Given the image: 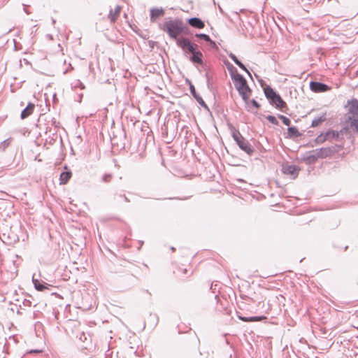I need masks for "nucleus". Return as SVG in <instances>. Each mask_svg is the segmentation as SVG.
<instances>
[{
  "instance_id": "nucleus-42",
  "label": "nucleus",
  "mask_w": 358,
  "mask_h": 358,
  "mask_svg": "<svg viewBox=\"0 0 358 358\" xmlns=\"http://www.w3.org/2000/svg\"><path fill=\"white\" fill-rule=\"evenodd\" d=\"M20 117H21V119H22V111L20 113Z\"/></svg>"
},
{
  "instance_id": "nucleus-30",
  "label": "nucleus",
  "mask_w": 358,
  "mask_h": 358,
  "mask_svg": "<svg viewBox=\"0 0 358 358\" xmlns=\"http://www.w3.org/2000/svg\"><path fill=\"white\" fill-rule=\"evenodd\" d=\"M236 65L238 66L242 70L245 71L250 77H252L250 71L247 69L245 66L241 61H239Z\"/></svg>"
},
{
  "instance_id": "nucleus-33",
  "label": "nucleus",
  "mask_w": 358,
  "mask_h": 358,
  "mask_svg": "<svg viewBox=\"0 0 358 358\" xmlns=\"http://www.w3.org/2000/svg\"><path fill=\"white\" fill-rule=\"evenodd\" d=\"M43 350H30L26 352V354H39L41 353Z\"/></svg>"
},
{
  "instance_id": "nucleus-20",
  "label": "nucleus",
  "mask_w": 358,
  "mask_h": 358,
  "mask_svg": "<svg viewBox=\"0 0 358 358\" xmlns=\"http://www.w3.org/2000/svg\"><path fill=\"white\" fill-rule=\"evenodd\" d=\"M195 36L199 39L209 43L212 46H215V41H212L210 36L206 34H196Z\"/></svg>"
},
{
  "instance_id": "nucleus-14",
  "label": "nucleus",
  "mask_w": 358,
  "mask_h": 358,
  "mask_svg": "<svg viewBox=\"0 0 358 358\" xmlns=\"http://www.w3.org/2000/svg\"><path fill=\"white\" fill-rule=\"evenodd\" d=\"M187 23L192 27L196 29H203L205 27L204 22L199 17H191L187 20Z\"/></svg>"
},
{
  "instance_id": "nucleus-21",
  "label": "nucleus",
  "mask_w": 358,
  "mask_h": 358,
  "mask_svg": "<svg viewBox=\"0 0 358 358\" xmlns=\"http://www.w3.org/2000/svg\"><path fill=\"white\" fill-rule=\"evenodd\" d=\"M35 108V105L32 103H29L26 108H24V119L30 115Z\"/></svg>"
},
{
  "instance_id": "nucleus-17",
  "label": "nucleus",
  "mask_w": 358,
  "mask_h": 358,
  "mask_svg": "<svg viewBox=\"0 0 358 358\" xmlns=\"http://www.w3.org/2000/svg\"><path fill=\"white\" fill-rule=\"evenodd\" d=\"M238 317L241 320L246 322H259L266 318L264 316L243 317L238 315Z\"/></svg>"
},
{
  "instance_id": "nucleus-27",
  "label": "nucleus",
  "mask_w": 358,
  "mask_h": 358,
  "mask_svg": "<svg viewBox=\"0 0 358 358\" xmlns=\"http://www.w3.org/2000/svg\"><path fill=\"white\" fill-rule=\"evenodd\" d=\"M326 141H327V139L326 138L325 133L324 134H321L315 139V141H316L317 143H323Z\"/></svg>"
},
{
  "instance_id": "nucleus-35",
  "label": "nucleus",
  "mask_w": 358,
  "mask_h": 358,
  "mask_svg": "<svg viewBox=\"0 0 358 358\" xmlns=\"http://www.w3.org/2000/svg\"><path fill=\"white\" fill-rule=\"evenodd\" d=\"M205 76H206V80H207V85H208V87H209V79H211L210 73L208 72L206 73Z\"/></svg>"
},
{
  "instance_id": "nucleus-37",
  "label": "nucleus",
  "mask_w": 358,
  "mask_h": 358,
  "mask_svg": "<svg viewBox=\"0 0 358 358\" xmlns=\"http://www.w3.org/2000/svg\"><path fill=\"white\" fill-rule=\"evenodd\" d=\"M23 10H24V12H26L27 13H28V11L27 10L26 5H25V4H24V8H23Z\"/></svg>"
},
{
  "instance_id": "nucleus-44",
  "label": "nucleus",
  "mask_w": 358,
  "mask_h": 358,
  "mask_svg": "<svg viewBox=\"0 0 358 358\" xmlns=\"http://www.w3.org/2000/svg\"><path fill=\"white\" fill-rule=\"evenodd\" d=\"M21 358H22V357H21Z\"/></svg>"
},
{
  "instance_id": "nucleus-7",
  "label": "nucleus",
  "mask_w": 358,
  "mask_h": 358,
  "mask_svg": "<svg viewBox=\"0 0 358 358\" xmlns=\"http://www.w3.org/2000/svg\"><path fill=\"white\" fill-rule=\"evenodd\" d=\"M336 152V150L335 147H327L322 148L320 149H315V152L317 154V157H319V159H324L332 156Z\"/></svg>"
},
{
  "instance_id": "nucleus-28",
  "label": "nucleus",
  "mask_w": 358,
  "mask_h": 358,
  "mask_svg": "<svg viewBox=\"0 0 358 358\" xmlns=\"http://www.w3.org/2000/svg\"><path fill=\"white\" fill-rule=\"evenodd\" d=\"M266 120L271 122V124H274V125H278V120L276 119L275 117L273 116V115H268L266 117Z\"/></svg>"
},
{
  "instance_id": "nucleus-26",
  "label": "nucleus",
  "mask_w": 358,
  "mask_h": 358,
  "mask_svg": "<svg viewBox=\"0 0 358 358\" xmlns=\"http://www.w3.org/2000/svg\"><path fill=\"white\" fill-rule=\"evenodd\" d=\"M278 117L280 120H282V123L286 126H289L291 124V120L287 117L286 116H284L282 115H278Z\"/></svg>"
},
{
  "instance_id": "nucleus-11",
  "label": "nucleus",
  "mask_w": 358,
  "mask_h": 358,
  "mask_svg": "<svg viewBox=\"0 0 358 358\" xmlns=\"http://www.w3.org/2000/svg\"><path fill=\"white\" fill-rule=\"evenodd\" d=\"M32 282L34 285V287L36 290L40 292H43L45 290H49L50 285L43 282V280H40L35 278V274L32 276Z\"/></svg>"
},
{
  "instance_id": "nucleus-22",
  "label": "nucleus",
  "mask_w": 358,
  "mask_h": 358,
  "mask_svg": "<svg viewBox=\"0 0 358 358\" xmlns=\"http://www.w3.org/2000/svg\"><path fill=\"white\" fill-rule=\"evenodd\" d=\"M325 135L327 141L336 139L339 137V133L334 130L327 131V132H325Z\"/></svg>"
},
{
  "instance_id": "nucleus-16",
  "label": "nucleus",
  "mask_w": 358,
  "mask_h": 358,
  "mask_svg": "<svg viewBox=\"0 0 358 358\" xmlns=\"http://www.w3.org/2000/svg\"><path fill=\"white\" fill-rule=\"evenodd\" d=\"M164 15V10L163 8H152L150 10V20L151 22H155L157 18L162 17Z\"/></svg>"
},
{
  "instance_id": "nucleus-10",
  "label": "nucleus",
  "mask_w": 358,
  "mask_h": 358,
  "mask_svg": "<svg viewBox=\"0 0 358 358\" xmlns=\"http://www.w3.org/2000/svg\"><path fill=\"white\" fill-rule=\"evenodd\" d=\"M299 171L300 169L295 165L285 164L282 166V172L286 175L292 176L294 178L298 176Z\"/></svg>"
},
{
  "instance_id": "nucleus-4",
  "label": "nucleus",
  "mask_w": 358,
  "mask_h": 358,
  "mask_svg": "<svg viewBox=\"0 0 358 358\" xmlns=\"http://www.w3.org/2000/svg\"><path fill=\"white\" fill-rule=\"evenodd\" d=\"M232 137L238 145L240 149L245 152L248 155H252L254 152V149L252 148L248 141H247L239 132L238 130L234 129L232 132Z\"/></svg>"
},
{
  "instance_id": "nucleus-8",
  "label": "nucleus",
  "mask_w": 358,
  "mask_h": 358,
  "mask_svg": "<svg viewBox=\"0 0 358 358\" xmlns=\"http://www.w3.org/2000/svg\"><path fill=\"white\" fill-rule=\"evenodd\" d=\"M310 88L314 92H324L330 90V87L327 85L316 81L310 82Z\"/></svg>"
},
{
  "instance_id": "nucleus-13",
  "label": "nucleus",
  "mask_w": 358,
  "mask_h": 358,
  "mask_svg": "<svg viewBox=\"0 0 358 358\" xmlns=\"http://www.w3.org/2000/svg\"><path fill=\"white\" fill-rule=\"evenodd\" d=\"M189 90L192 95L196 100L198 103L203 108L208 109V106L206 105L202 97L196 92L194 86L191 83H189Z\"/></svg>"
},
{
  "instance_id": "nucleus-5",
  "label": "nucleus",
  "mask_w": 358,
  "mask_h": 358,
  "mask_svg": "<svg viewBox=\"0 0 358 358\" xmlns=\"http://www.w3.org/2000/svg\"><path fill=\"white\" fill-rule=\"evenodd\" d=\"M176 44L183 50L185 55L188 53L192 54L199 48L198 45L192 43L189 38L185 37H181L178 39Z\"/></svg>"
},
{
  "instance_id": "nucleus-32",
  "label": "nucleus",
  "mask_w": 358,
  "mask_h": 358,
  "mask_svg": "<svg viewBox=\"0 0 358 358\" xmlns=\"http://www.w3.org/2000/svg\"><path fill=\"white\" fill-rule=\"evenodd\" d=\"M229 57L236 64H237L238 63V62L240 61L237 58V57L234 54H233L232 52H230L229 54Z\"/></svg>"
},
{
  "instance_id": "nucleus-43",
  "label": "nucleus",
  "mask_w": 358,
  "mask_h": 358,
  "mask_svg": "<svg viewBox=\"0 0 358 358\" xmlns=\"http://www.w3.org/2000/svg\"><path fill=\"white\" fill-rule=\"evenodd\" d=\"M175 250H176L175 248H173V247L171 248L172 251H175Z\"/></svg>"
},
{
  "instance_id": "nucleus-6",
  "label": "nucleus",
  "mask_w": 358,
  "mask_h": 358,
  "mask_svg": "<svg viewBox=\"0 0 358 358\" xmlns=\"http://www.w3.org/2000/svg\"><path fill=\"white\" fill-rule=\"evenodd\" d=\"M345 107L348 108V115L352 117H358V100L357 99H352L348 101Z\"/></svg>"
},
{
  "instance_id": "nucleus-9",
  "label": "nucleus",
  "mask_w": 358,
  "mask_h": 358,
  "mask_svg": "<svg viewBox=\"0 0 358 358\" xmlns=\"http://www.w3.org/2000/svg\"><path fill=\"white\" fill-rule=\"evenodd\" d=\"M203 53L199 50V48L191 54L189 59L194 64L203 65Z\"/></svg>"
},
{
  "instance_id": "nucleus-23",
  "label": "nucleus",
  "mask_w": 358,
  "mask_h": 358,
  "mask_svg": "<svg viewBox=\"0 0 358 358\" xmlns=\"http://www.w3.org/2000/svg\"><path fill=\"white\" fill-rule=\"evenodd\" d=\"M325 120H326V117H325V114H324L323 115H322L319 117L315 118L312 121L311 127H316L319 126L321 123L324 122Z\"/></svg>"
},
{
  "instance_id": "nucleus-41",
  "label": "nucleus",
  "mask_w": 358,
  "mask_h": 358,
  "mask_svg": "<svg viewBox=\"0 0 358 358\" xmlns=\"http://www.w3.org/2000/svg\"><path fill=\"white\" fill-rule=\"evenodd\" d=\"M211 79H209V86H210L211 85V81H210ZM208 88H210V87H208Z\"/></svg>"
},
{
  "instance_id": "nucleus-40",
  "label": "nucleus",
  "mask_w": 358,
  "mask_h": 358,
  "mask_svg": "<svg viewBox=\"0 0 358 358\" xmlns=\"http://www.w3.org/2000/svg\"><path fill=\"white\" fill-rule=\"evenodd\" d=\"M15 49H16V50H17V49H20V48H18V47H17V44H16V43H15Z\"/></svg>"
},
{
  "instance_id": "nucleus-31",
  "label": "nucleus",
  "mask_w": 358,
  "mask_h": 358,
  "mask_svg": "<svg viewBox=\"0 0 358 358\" xmlns=\"http://www.w3.org/2000/svg\"><path fill=\"white\" fill-rule=\"evenodd\" d=\"M112 177L111 174H104L102 177V181L104 182H108L111 180Z\"/></svg>"
},
{
  "instance_id": "nucleus-34",
  "label": "nucleus",
  "mask_w": 358,
  "mask_h": 358,
  "mask_svg": "<svg viewBox=\"0 0 358 358\" xmlns=\"http://www.w3.org/2000/svg\"><path fill=\"white\" fill-rule=\"evenodd\" d=\"M250 102L252 105L256 108L258 109L260 108V104L255 99H252Z\"/></svg>"
},
{
  "instance_id": "nucleus-12",
  "label": "nucleus",
  "mask_w": 358,
  "mask_h": 358,
  "mask_svg": "<svg viewBox=\"0 0 358 358\" xmlns=\"http://www.w3.org/2000/svg\"><path fill=\"white\" fill-rule=\"evenodd\" d=\"M345 127L350 129L353 132L358 133V117L349 115L346 121Z\"/></svg>"
},
{
  "instance_id": "nucleus-36",
  "label": "nucleus",
  "mask_w": 358,
  "mask_h": 358,
  "mask_svg": "<svg viewBox=\"0 0 358 358\" xmlns=\"http://www.w3.org/2000/svg\"><path fill=\"white\" fill-rule=\"evenodd\" d=\"M120 196L123 197L125 201L129 202V199L125 195H120Z\"/></svg>"
},
{
  "instance_id": "nucleus-18",
  "label": "nucleus",
  "mask_w": 358,
  "mask_h": 358,
  "mask_svg": "<svg viewBox=\"0 0 358 358\" xmlns=\"http://www.w3.org/2000/svg\"><path fill=\"white\" fill-rule=\"evenodd\" d=\"M72 176L71 171H63L60 174V184H66Z\"/></svg>"
},
{
  "instance_id": "nucleus-1",
  "label": "nucleus",
  "mask_w": 358,
  "mask_h": 358,
  "mask_svg": "<svg viewBox=\"0 0 358 358\" xmlns=\"http://www.w3.org/2000/svg\"><path fill=\"white\" fill-rule=\"evenodd\" d=\"M161 29L166 32L169 36L177 41L178 36L184 31V27L181 21L178 20H171L165 22Z\"/></svg>"
},
{
  "instance_id": "nucleus-3",
  "label": "nucleus",
  "mask_w": 358,
  "mask_h": 358,
  "mask_svg": "<svg viewBox=\"0 0 358 358\" xmlns=\"http://www.w3.org/2000/svg\"><path fill=\"white\" fill-rule=\"evenodd\" d=\"M264 92L271 104L275 106L276 108L281 111H285L284 108H287L286 103L271 86L266 85L264 87Z\"/></svg>"
},
{
  "instance_id": "nucleus-2",
  "label": "nucleus",
  "mask_w": 358,
  "mask_h": 358,
  "mask_svg": "<svg viewBox=\"0 0 358 358\" xmlns=\"http://www.w3.org/2000/svg\"><path fill=\"white\" fill-rule=\"evenodd\" d=\"M232 80L243 100L248 103L252 90L248 86L246 79L242 75H236L233 76Z\"/></svg>"
},
{
  "instance_id": "nucleus-39",
  "label": "nucleus",
  "mask_w": 358,
  "mask_h": 358,
  "mask_svg": "<svg viewBox=\"0 0 358 358\" xmlns=\"http://www.w3.org/2000/svg\"><path fill=\"white\" fill-rule=\"evenodd\" d=\"M23 61L25 62V63L27 64H29V62L27 59H23Z\"/></svg>"
},
{
  "instance_id": "nucleus-29",
  "label": "nucleus",
  "mask_w": 358,
  "mask_h": 358,
  "mask_svg": "<svg viewBox=\"0 0 358 358\" xmlns=\"http://www.w3.org/2000/svg\"><path fill=\"white\" fill-rule=\"evenodd\" d=\"M20 308H21L20 305L18 306L17 304H11L10 310L13 313L16 312L17 314H20Z\"/></svg>"
},
{
  "instance_id": "nucleus-24",
  "label": "nucleus",
  "mask_w": 358,
  "mask_h": 358,
  "mask_svg": "<svg viewBox=\"0 0 358 358\" xmlns=\"http://www.w3.org/2000/svg\"><path fill=\"white\" fill-rule=\"evenodd\" d=\"M287 133L291 137H299L300 136V133L295 127H289L287 129Z\"/></svg>"
},
{
  "instance_id": "nucleus-15",
  "label": "nucleus",
  "mask_w": 358,
  "mask_h": 358,
  "mask_svg": "<svg viewBox=\"0 0 358 358\" xmlns=\"http://www.w3.org/2000/svg\"><path fill=\"white\" fill-rule=\"evenodd\" d=\"M315 152V150H313L306 154L303 159L306 162V164H314L319 159V157H317V154Z\"/></svg>"
},
{
  "instance_id": "nucleus-38",
  "label": "nucleus",
  "mask_w": 358,
  "mask_h": 358,
  "mask_svg": "<svg viewBox=\"0 0 358 358\" xmlns=\"http://www.w3.org/2000/svg\"><path fill=\"white\" fill-rule=\"evenodd\" d=\"M10 87H11V91H12V92H14L15 88H14L13 85H10Z\"/></svg>"
},
{
  "instance_id": "nucleus-19",
  "label": "nucleus",
  "mask_w": 358,
  "mask_h": 358,
  "mask_svg": "<svg viewBox=\"0 0 358 358\" xmlns=\"http://www.w3.org/2000/svg\"><path fill=\"white\" fill-rule=\"evenodd\" d=\"M121 10V7L120 6H117L115 8L114 12H113L112 10H110V13L108 15V17L110 18V21L114 22L117 17L120 15Z\"/></svg>"
},
{
  "instance_id": "nucleus-25",
  "label": "nucleus",
  "mask_w": 358,
  "mask_h": 358,
  "mask_svg": "<svg viewBox=\"0 0 358 358\" xmlns=\"http://www.w3.org/2000/svg\"><path fill=\"white\" fill-rule=\"evenodd\" d=\"M227 67L228 71H229V73L231 75V78L232 80H233V76H236V75H240L237 72L236 68H235L231 64H230V63L227 64Z\"/></svg>"
}]
</instances>
